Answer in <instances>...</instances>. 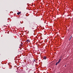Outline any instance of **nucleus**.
I'll return each instance as SVG.
<instances>
[{"instance_id": "f257e3e1", "label": "nucleus", "mask_w": 73, "mask_h": 73, "mask_svg": "<svg viewBox=\"0 0 73 73\" xmlns=\"http://www.w3.org/2000/svg\"><path fill=\"white\" fill-rule=\"evenodd\" d=\"M61 59H60L59 60V61H58V62L56 63V65H57V64H59L60 63V61H61Z\"/></svg>"}, {"instance_id": "f03ea898", "label": "nucleus", "mask_w": 73, "mask_h": 73, "mask_svg": "<svg viewBox=\"0 0 73 73\" xmlns=\"http://www.w3.org/2000/svg\"><path fill=\"white\" fill-rule=\"evenodd\" d=\"M26 42H29L30 40H29V39H28L26 41Z\"/></svg>"}, {"instance_id": "7ed1b4c3", "label": "nucleus", "mask_w": 73, "mask_h": 73, "mask_svg": "<svg viewBox=\"0 0 73 73\" xmlns=\"http://www.w3.org/2000/svg\"><path fill=\"white\" fill-rule=\"evenodd\" d=\"M21 13V12H19L18 13H17V15H20Z\"/></svg>"}, {"instance_id": "20e7f679", "label": "nucleus", "mask_w": 73, "mask_h": 73, "mask_svg": "<svg viewBox=\"0 0 73 73\" xmlns=\"http://www.w3.org/2000/svg\"><path fill=\"white\" fill-rule=\"evenodd\" d=\"M46 56H44V60H46Z\"/></svg>"}, {"instance_id": "39448f33", "label": "nucleus", "mask_w": 73, "mask_h": 73, "mask_svg": "<svg viewBox=\"0 0 73 73\" xmlns=\"http://www.w3.org/2000/svg\"><path fill=\"white\" fill-rule=\"evenodd\" d=\"M33 62H35V60L34 59L33 61Z\"/></svg>"}, {"instance_id": "423d86ee", "label": "nucleus", "mask_w": 73, "mask_h": 73, "mask_svg": "<svg viewBox=\"0 0 73 73\" xmlns=\"http://www.w3.org/2000/svg\"><path fill=\"white\" fill-rule=\"evenodd\" d=\"M72 36H71V37L69 39V40H70V39H71V38H72Z\"/></svg>"}]
</instances>
